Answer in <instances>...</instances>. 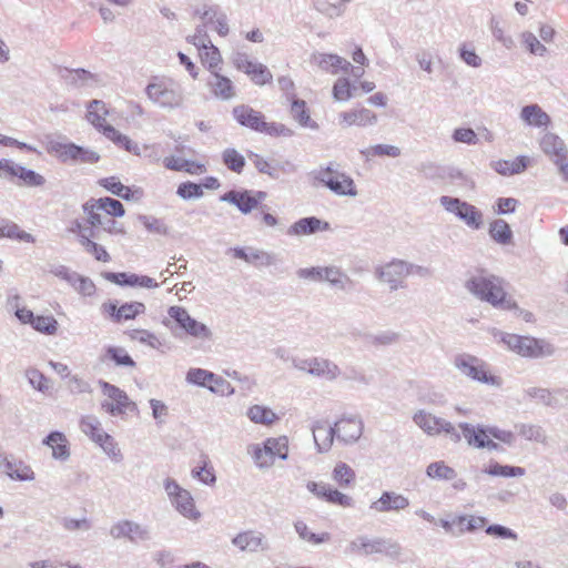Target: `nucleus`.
<instances>
[{"mask_svg":"<svg viewBox=\"0 0 568 568\" xmlns=\"http://www.w3.org/2000/svg\"><path fill=\"white\" fill-rule=\"evenodd\" d=\"M465 287L475 297L496 308L504 311L517 308V303L505 291V281L494 274L480 272L473 275L466 281Z\"/></svg>","mask_w":568,"mask_h":568,"instance_id":"f257e3e1","label":"nucleus"},{"mask_svg":"<svg viewBox=\"0 0 568 568\" xmlns=\"http://www.w3.org/2000/svg\"><path fill=\"white\" fill-rule=\"evenodd\" d=\"M346 555H384L390 559H398L403 555L400 544L390 538L369 537L367 535H358L349 541L345 548Z\"/></svg>","mask_w":568,"mask_h":568,"instance_id":"f03ea898","label":"nucleus"},{"mask_svg":"<svg viewBox=\"0 0 568 568\" xmlns=\"http://www.w3.org/2000/svg\"><path fill=\"white\" fill-rule=\"evenodd\" d=\"M500 341L507 345L509 351L523 357H546L551 356L555 352L552 345L531 336H520L500 332Z\"/></svg>","mask_w":568,"mask_h":568,"instance_id":"7ed1b4c3","label":"nucleus"},{"mask_svg":"<svg viewBox=\"0 0 568 568\" xmlns=\"http://www.w3.org/2000/svg\"><path fill=\"white\" fill-rule=\"evenodd\" d=\"M334 166V163H329L314 171V179L336 195L355 197L358 192L354 180L348 174L335 170Z\"/></svg>","mask_w":568,"mask_h":568,"instance_id":"20e7f679","label":"nucleus"},{"mask_svg":"<svg viewBox=\"0 0 568 568\" xmlns=\"http://www.w3.org/2000/svg\"><path fill=\"white\" fill-rule=\"evenodd\" d=\"M48 152L54 154L63 163H97L100 155L90 149L71 142L49 141Z\"/></svg>","mask_w":568,"mask_h":568,"instance_id":"39448f33","label":"nucleus"},{"mask_svg":"<svg viewBox=\"0 0 568 568\" xmlns=\"http://www.w3.org/2000/svg\"><path fill=\"white\" fill-rule=\"evenodd\" d=\"M413 422L429 436L446 434L454 443H459L462 439V435L450 422L425 409L417 410L413 415Z\"/></svg>","mask_w":568,"mask_h":568,"instance_id":"423d86ee","label":"nucleus"},{"mask_svg":"<svg viewBox=\"0 0 568 568\" xmlns=\"http://www.w3.org/2000/svg\"><path fill=\"white\" fill-rule=\"evenodd\" d=\"M454 365L460 374L474 381L494 386H500L501 384L499 377L488 374L485 363L476 356L469 354L457 355Z\"/></svg>","mask_w":568,"mask_h":568,"instance_id":"0eeeda50","label":"nucleus"},{"mask_svg":"<svg viewBox=\"0 0 568 568\" xmlns=\"http://www.w3.org/2000/svg\"><path fill=\"white\" fill-rule=\"evenodd\" d=\"M439 202L447 212L457 216L467 226L474 230L481 227L483 213L475 205L448 195L440 196Z\"/></svg>","mask_w":568,"mask_h":568,"instance_id":"6e6552de","label":"nucleus"},{"mask_svg":"<svg viewBox=\"0 0 568 568\" xmlns=\"http://www.w3.org/2000/svg\"><path fill=\"white\" fill-rule=\"evenodd\" d=\"M164 490L175 509L185 518L197 520L201 514L196 510L191 493L182 488L176 480L166 478Z\"/></svg>","mask_w":568,"mask_h":568,"instance_id":"1a4fd4ad","label":"nucleus"},{"mask_svg":"<svg viewBox=\"0 0 568 568\" xmlns=\"http://www.w3.org/2000/svg\"><path fill=\"white\" fill-rule=\"evenodd\" d=\"M149 100L164 110H174L183 105L184 97L181 90L165 82H152L145 88Z\"/></svg>","mask_w":568,"mask_h":568,"instance_id":"9d476101","label":"nucleus"},{"mask_svg":"<svg viewBox=\"0 0 568 568\" xmlns=\"http://www.w3.org/2000/svg\"><path fill=\"white\" fill-rule=\"evenodd\" d=\"M168 314L187 335L197 339L212 338L211 329L205 324L193 318L184 307L171 306L168 310Z\"/></svg>","mask_w":568,"mask_h":568,"instance_id":"9b49d317","label":"nucleus"},{"mask_svg":"<svg viewBox=\"0 0 568 568\" xmlns=\"http://www.w3.org/2000/svg\"><path fill=\"white\" fill-rule=\"evenodd\" d=\"M525 398L550 408H561L568 404V389H548L544 387H528L524 389Z\"/></svg>","mask_w":568,"mask_h":568,"instance_id":"f8f14e48","label":"nucleus"},{"mask_svg":"<svg viewBox=\"0 0 568 568\" xmlns=\"http://www.w3.org/2000/svg\"><path fill=\"white\" fill-rule=\"evenodd\" d=\"M375 274L381 282L389 286L390 291H397L399 288L406 287V261L393 260L389 263L377 267Z\"/></svg>","mask_w":568,"mask_h":568,"instance_id":"ddd939ff","label":"nucleus"},{"mask_svg":"<svg viewBox=\"0 0 568 568\" xmlns=\"http://www.w3.org/2000/svg\"><path fill=\"white\" fill-rule=\"evenodd\" d=\"M0 474L13 481H32L36 478L31 466L13 455H0Z\"/></svg>","mask_w":568,"mask_h":568,"instance_id":"4468645a","label":"nucleus"},{"mask_svg":"<svg viewBox=\"0 0 568 568\" xmlns=\"http://www.w3.org/2000/svg\"><path fill=\"white\" fill-rule=\"evenodd\" d=\"M232 545L240 551L247 552H267L271 545L266 536L258 530H245L239 532L232 538Z\"/></svg>","mask_w":568,"mask_h":568,"instance_id":"2eb2a0df","label":"nucleus"},{"mask_svg":"<svg viewBox=\"0 0 568 568\" xmlns=\"http://www.w3.org/2000/svg\"><path fill=\"white\" fill-rule=\"evenodd\" d=\"M110 535L114 539L128 538L132 542L145 541L151 537L146 526L132 520L118 521L111 527Z\"/></svg>","mask_w":568,"mask_h":568,"instance_id":"dca6fc26","label":"nucleus"},{"mask_svg":"<svg viewBox=\"0 0 568 568\" xmlns=\"http://www.w3.org/2000/svg\"><path fill=\"white\" fill-rule=\"evenodd\" d=\"M336 438L344 444L356 443L364 430V423L358 416H344L335 423Z\"/></svg>","mask_w":568,"mask_h":568,"instance_id":"f3484780","label":"nucleus"},{"mask_svg":"<svg viewBox=\"0 0 568 568\" xmlns=\"http://www.w3.org/2000/svg\"><path fill=\"white\" fill-rule=\"evenodd\" d=\"M409 506V500L396 491H384L381 497L369 506L376 513L400 511Z\"/></svg>","mask_w":568,"mask_h":568,"instance_id":"a211bd4d","label":"nucleus"},{"mask_svg":"<svg viewBox=\"0 0 568 568\" xmlns=\"http://www.w3.org/2000/svg\"><path fill=\"white\" fill-rule=\"evenodd\" d=\"M104 277L120 286H141L146 288H155L159 284L146 275H138L133 273H105Z\"/></svg>","mask_w":568,"mask_h":568,"instance_id":"6ab92c4d","label":"nucleus"},{"mask_svg":"<svg viewBox=\"0 0 568 568\" xmlns=\"http://www.w3.org/2000/svg\"><path fill=\"white\" fill-rule=\"evenodd\" d=\"M233 116L242 126L258 132L264 120L262 112L254 110L250 105L240 104L233 108Z\"/></svg>","mask_w":568,"mask_h":568,"instance_id":"aec40b11","label":"nucleus"},{"mask_svg":"<svg viewBox=\"0 0 568 568\" xmlns=\"http://www.w3.org/2000/svg\"><path fill=\"white\" fill-rule=\"evenodd\" d=\"M312 432L318 452L329 450L336 437L335 424L332 426L326 420H316Z\"/></svg>","mask_w":568,"mask_h":568,"instance_id":"412c9836","label":"nucleus"},{"mask_svg":"<svg viewBox=\"0 0 568 568\" xmlns=\"http://www.w3.org/2000/svg\"><path fill=\"white\" fill-rule=\"evenodd\" d=\"M99 386L101 387L103 395L110 398L115 405H119L124 413H126V410H136V404L132 402L128 394L118 386L102 379L99 381Z\"/></svg>","mask_w":568,"mask_h":568,"instance_id":"4be33fe9","label":"nucleus"},{"mask_svg":"<svg viewBox=\"0 0 568 568\" xmlns=\"http://www.w3.org/2000/svg\"><path fill=\"white\" fill-rule=\"evenodd\" d=\"M310 375L324 378L327 382H335L342 375V371L336 363L328 358L313 357Z\"/></svg>","mask_w":568,"mask_h":568,"instance_id":"5701e85b","label":"nucleus"},{"mask_svg":"<svg viewBox=\"0 0 568 568\" xmlns=\"http://www.w3.org/2000/svg\"><path fill=\"white\" fill-rule=\"evenodd\" d=\"M220 200L235 205L243 214L251 213L256 207V201L251 191H229Z\"/></svg>","mask_w":568,"mask_h":568,"instance_id":"b1692460","label":"nucleus"},{"mask_svg":"<svg viewBox=\"0 0 568 568\" xmlns=\"http://www.w3.org/2000/svg\"><path fill=\"white\" fill-rule=\"evenodd\" d=\"M329 224L315 216L303 217L293 223L288 230V235H311L317 231H326Z\"/></svg>","mask_w":568,"mask_h":568,"instance_id":"393cba45","label":"nucleus"},{"mask_svg":"<svg viewBox=\"0 0 568 568\" xmlns=\"http://www.w3.org/2000/svg\"><path fill=\"white\" fill-rule=\"evenodd\" d=\"M539 145L542 152L552 161L555 159L568 158V150L565 142L555 133L548 132L544 134Z\"/></svg>","mask_w":568,"mask_h":568,"instance_id":"a878e982","label":"nucleus"},{"mask_svg":"<svg viewBox=\"0 0 568 568\" xmlns=\"http://www.w3.org/2000/svg\"><path fill=\"white\" fill-rule=\"evenodd\" d=\"M529 158L519 155L515 160H498L493 161L490 166L500 175L510 176L520 174L528 168Z\"/></svg>","mask_w":568,"mask_h":568,"instance_id":"bb28decb","label":"nucleus"},{"mask_svg":"<svg viewBox=\"0 0 568 568\" xmlns=\"http://www.w3.org/2000/svg\"><path fill=\"white\" fill-rule=\"evenodd\" d=\"M342 123L345 126H371L377 123V115L368 109L353 110L341 113Z\"/></svg>","mask_w":568,"mask_h":568,"instance_id":"cd10ccee","label":"nucleus"},{"mask_svg":"<svg viewBox=\"0 0 568 568\" xmlns=\"http://www.w3.org/2000/svg\"><path fill=\"white\" fill-rule=\"evenodd\" d=\"M209 85L211 87L213 94L219 99L231 100L235 97L233 82L216 71H212Z\"/></svg>","mask_w":568,"mask_h":568,"instance_id":"c85d7f7f","label":"nucleus"},{"mask_svg":"<svg viewBox=\"0 0 568 568\" xmlns=\"http://www.w3.org/2000/svg\"><path fill=\"white\" fill-rule=\"evenodd\" d=\"M43 444L52 449V457L58 460H67L70 457L68 439L61 432H51L44 439Z\"/></svg>","mask_w":568,"mask_h":568,"instance_id":"c756f323","label":"nucleus"},{"mask_svg":"<svg viewBox=\"0 0 568 568\" xmlns=\"http://www.w3.org/2000/svg\"><path fill=\"white\" fill-rule=\"evenodd\" d=\"M458 427L462 429L463 436L467 444L475 448H485V443L489 437L488 428L483 426H474L468 423H460Z\"/></svg>","mask_w":568,"mask_h":568,"instance_id":"7c9ffc66","label":"nucleus"},{"mask_svg":"<svg viewBox=\"0 0 568 568\" xmlns=\"http://www.w3.org/2000/svg\"><path fill=\"white\" fill-rule=\"evenodd\" d=\"M520 119L528 125L542 128L550 124V116L538 105L529 104L521 109Z\"/></svg>","mask_w":568,"mask_h":568,"instance_id":"2f4dec72","label":"nucleus"},{"mask_svg":"<svg viewBox=\"0 0 568 568\" xmlns=\"http://www.w3.org/2000/svg\"><path fill=\"white\" fill-rule=\"evenodd\" d=\"M108 114H109V111L103 101L92 100L89 102L87 120L102 134H103V128L109 125V124H105V118Z\"/></svg>","mask_w":568,"mask_h":568,"instance_id":"473e14b6","label":"nucleus"},{"mask_svg":"<svg viewBox=\"0 0 568 568\" xmlns=\"http://www.w3.org/2000/svg\"><path fill=\"white\" fill-rule=\"evenodd\" d=\"M100 184L112 194L123 200H140L142 196L141 190L132 191L129 186L123 185L114 176L101 180Z\"/></svg>","mask_w":568,"mask_h":568,"instance_id":"72a5a7b5","label":"nucleus"},{"mask_svg":"<svg viewBox=\"0 0 568 568\" xmlns=\"http://www.w3.org/2000/svg\"><path fill=\"white\" fill-rule=\"evenodd\" d=\"M80 428L95 444H99L103 438H106L108 433L103 430L100 420L95 416L88 415L82 417Z\"/></svg>","mask_w":568,"mask_h":568,"instance_id":"f704fd0d","label":"nucleus"},{"mask_svg":"<svg viewBox=\"0 0 568 568\" xmlns=\"http://www.w3.org/2000/svg\"><path fill=\"white\" fill-rule=\"evenodd\" d=\"M103 135L111 140L119 148H122L125 151L134 154H140L138 144L134 143L128 135L120 133L112 125L103 128Z\"/></svg>","mask_w":568,"mask_h":568,"instance_id":"c9c22d12","label":"nucleus"},{"mask_svg":"<svg viewBox=\"0 0 568 568\" xmlns=\"http://www.w3.org/2000/svg\"><path fill=\"white\" fill-rule=\"evenodd\" d=\"M318 65L321 69L333 74H336L338 71L348 72L351 69V63L336 54H321Z\"/></svg>","mask_w":568,"mask_h":568,"instance_id":"e433bc0d","label":"nucleus"},{"mask_svg":"<svg viewBox=\"0 0 568 568\" xmlns=\"http://www.w3.org/2000/svg\"><path fill=\"white\" fill-rule=\"evenodd\" d=\"M2 224L3 237L26 243L36 242L34 236L22 230L16 222L8 219H2Z\"/></svg>","mask_w":568,"mask_h":568,"instance_id":"4c0bfd02","label":"nucleus"},{"mask_svg":"<svg viewBox=\"0 0 568 568\" xmlns=\"http://www.w3.org/2000/svg\"><path fill=\"white\" fill-rule=\"evenodd\" d=\"M489 235L495 242L503 245L509 244L513 239L510 226L501 219L495 220L490 223Z\"/></svg>","mask_w":568,"mask_h":568,"instance_id":"58836bf2","label":"nucleus"},{"mask_svg":"<svg viewBox=\"0 0 568 568\" xmlns=\"http://www.w3.org/2000/svg\"><path fill=\"white\" fill-rule=\"evenodd\" d=\"M102 205L99 204L97 199H90L82 205L85 215L84 222L91 226H102L104 214L102 213Z\"/></svg>","mask_w":568,"mask_h":568,"instance_id":"ea45409f","label":"nucleus"},{"mask_svg":"<svg viewBox=\"0 0 568 568\" xmlns=\"http://www.w3.org/2000/svg\"><path fill=\"white\" fill-rule=\"evenodd\" d=\"M291 114L294 120H296L302 126L317 129L318 125L316 122L311 120L308 111L306 109V103L300 99H292L291 105Z\"/></svg>","mask_w":568,"mask_h":568,"instance_id":"a19ab883","label":"nucleus"},{"mask_svg":"<svg viewBox=\"0 0 568 568\" xmlns=\"http://www.w3.org/2000/svg\"><path fill=\"white\" fill-rule=\"evenodd\" d=\"M246 415L255 424L271 425L277 419L276 414L271 408L262 405L251 406Z\"/></svg>","mask_w":568,"mask_h":568,"instance_id":"79ce46f5","label":"nucleus"},{"mask_svg":"<svg viewBox=\"0 0 568 568\" xmlns=\"http://www.w3.org/2000/svg\"><path fill=\"white\" fill-rule=\"evenodd\" d=\"M248 450L252 454L255 465L261 468H270L274 464V458L271 455V447H266L265 443L261 445H252Z\"/></svg>","mask_w":568,"mask_h":568,"instance_id":"37998d69","label":"nucleus"},{"mask_svg":"<svg viewBox=\"0 0 568 568\" xmlns=\"http://www.w3.org/2000/svg\"><path fill=\"white\" fill-rule=\"evenodd\" d=\"M323 281L339 290H345L346 284L351 282L349 277L335 266L323 267Z\"/></svg>","mask_w":568,"mask_h":568,"instance_id":"c03bdc74","label":"nucleus"},{"mask_svg":"<svg viewBox=\"0 0 568 568\" xmlns=\"http://www.w3.org/2000/svg\"><path fill=\"white\" fill-rule=\"evenodd\" d=\"M361 154L366 159H369L371 156L398 158L402 154V151L396 145L376 144L365 150H361Z\"/></svg>","mask_w":568,"mask_h":568,"instance_id":"a18cd8bd","label":"nucleus"},{"mask_svg":"<svg viewBox=\"0 0 568 568\" xmlns=\"http://www.w3.org/2000/svg\"><path fill=\"white\" fill-rule=\"evenodd\" d=\"M222 161L229 170L235 173H241L245 166L244 156L233 148H229L223 151Z\"/></svg>","mask_w":568,"mask_h":568,"instance_id":"49530a36","label":"nucleus"},{"mask_svg":"<svg viewBox=\"0 0 568 568\" xmlns=\"http://www.w3.org/2000/svg\"><path fill=\"white\" fill-rule=\"evenodd\" d=\"M355 471L346 463L339 462L333 470V479L342 487H347L355 481Z\"/></svg>","mask_w":568,"mask_h":568,"instance_id":"de8ad7c7","label":"nucleus"},{"mask_svg":"<svg viewBox=\"0 0 568 568\" xmlns=\"http://www.w3.org/2000/svg\"><path fill=\"white\" fill-rule=\"evenodd\" d=\"M104 359H110L114 362L115 365L118 366H135V362L133 361V358L122 347L109 346L105 349Z\"/></svg>","mask_w":568,"mask_h":568,"instance_id":"09e8293b","label":"nucleus"},{"mask_svg":"<svg viewBox=\"0 0 568 568\" xmlns=\"http://www.w3.org/2000/svg\"><path fill=\"white\" fill-rule=\"evenodd\" d=\"M345 1L346 0H314V7L321 13L334 18L342 14Z\"/></svg>","mask_w":568,"mask_h":568,"instance_id":"8fccbe9b","label":"nucleus"},{"mask_svg":"<svg viewBox=\"0 0 568 568\" xmlns=\"http://www.w3.org/2000/svg\"><path fill=\"white\" fill-rule=\"evenodd\" d=\"M426 474L430 478L452 480L456 477L454 468L445 465L443 462H435L427 466Z\"/></svg>","mask_w":568,"mask_h":568,"instance_id":"3c124183","label":"nucleus"},{"mask_svg":"<svg viewBox=\"0 0 568 568\" xmlns=\"http://www.w3.org/2000/svg\"><path fill=\"white\" fill-rule=\"evenodd\" d=\"M294 528L301 539L307 540L314 545H320L329 540L328 532H323L321 535L311 532L307 525L302 520L296 521L294 524Z\"/></svg>","mask_w":568,"mask_h":568,"instance_id":"603ef678","label":"nucleus"},{"mask_svg":"<svg viewBox=\"0 0 568 568\" xmlns=\"http://www.w3.org/2000/svg\"><path fill=\"white\" fill-rule=\"evenodd\" d=\"M16 178H18L23 185L29 187H39L45 184L43 175L22 165L20 166Z\"/></svg>","mask_w":568,"mask_h":568,"instance_id":"864d4df0","label":"nucleus"},{"mask_svg":"<svg viewBox=\"0 0 568 568\" xmlns=\"http://www.w3.org/2000/svg\"><path fill=\"white\" fill-rule=\"evenodd\" d=\"M185 379L189 384L207 388L212 379H214V373L203 368H190Z\"/></svg>","mask_w":568,"mask_h":568,"instance_id":"5fc2aeb1","label":"nucleus"},{"mask_svg":"<svg viewBox=\"0 0 568 568\" xmlns=\"http://www.w3.org/2000/svg\"><path fill=\"white\" fill-rule=\"evenodd\" d=\"M68 80L70 83L78 87L92 85L99 82L97 74H93L84 69L69 71Z\"/></svg>","mask_w":568,"mask_h":568,"instance_id":"6e6d98bb","label":"nucleus"},{"mask_svg":"<svg viewBox=\"0 0 568 568\" xmlns=\"http://www.w3.org/2000/svg\"><path fill=\"white\" fill-rule=\"evenodd\" d=\"M70 285L82 296H93L97 287L94 282L88 277L77 273Z\"/></svg>","mask_w":568,"mask_h":568,"instance_id":"4d7b16f0","label":"nucleus"},{"mask_svg":"<svg viewBox=\"0 0 568 568\" xmlns=\"http://www.w3.org/2000/svg\"><path fill=\"white\" fill-rule=\"evenodd\" d=\"M457 526L459 527L458 534L464 531H475L485 527L487 519L480 516H458L456 517Z\"/></svg>","mask_w":568,"mask_h":568,"instance_id":"13d9d810","label":"nucleus"},{"mask_svg":"<svg viewBox=\"0 0 568 568\" xmlns=\"http://www.w3.org/2000/svg\"><path fill=\"white\" fill-rule=\"evenodd\" d=\"M519 434L527 440H534L541 444H545L547 442L546 432L539 425L521 424L519 426Z\"/></svg>","mask_w":568,"mask_h":568,"instance_id":"bf43d9fd","label":"nucleus"},{"mask_svg":"<svg viewBox=\"0 0 568 568\" xmlns=\"http://www.w3.org/2000/svg\"><path fill=\"white\" fill-rule=\"evenodd\" d=\"M31 326L43 334L53 335L58 331V322L53 316H34Z\"/></svg>","mask_w":568,"mask_h":568,"instance_id":"052dcab7","label":"nucleus"},{"mask_svg":"<svg viewBox=\"0 0 568 568\" xmlns=\"http://www.w3.org/2000/svg\"><path fill=\"white\" fill-rule=\"evenodd\" d=\"M97 201L102 205L101 209L102 212H104V215L111 217H121L125 213L124 206L119 200L112 197H100L97 199Z\"/></svg>","mask_w":568,"mask_h":568,"instance_id":"680f3d73","label":"nucleus"},{"mask_svg":"<svg viewBox=\"0 0 568 568\" xmlns=\"http://www.w3.org/2000/svg\"><path fill=\"white\" fill-rule=\"evenodd\" d=\"M486 473L491 476L519 477L525 474V469L517 466L500 465L495 463L489 466Z\"/></svg>","mask_w":568,"mask_h":568,"instance_id":"e2e57ef3","label":"nucleus"},{"mask_svg":"<svg viewBox=\"0 0 568 568\" xmlns=\"http://www.w3.org/2000/svg\"><path fill=\"white\" fill-rule=\"evenodd\" d=\"M61 525L64 530L73 532V531H89L92 528V523L89 518H72V517H63L61 519Z\"/></svg>","mask_w":568,"mask_h":568,"instance_id":"0e129e2a","label":"nucleus"},{"mask_svg":"<svg viewBox=\"0 0 568 568\" xmlns=\"http://www.w3.org/2000/svg\"><path fill=\"white\" fill-rule=\"evenodd\" d=\"M27 378L31 386L41 393H47L51 388V381L47 378L38 369H28Z\"/></svg>","mask_w":568,"mask_h":568,"instance_id":"69168bd1","label":"nucleus"},{"mask_svg":"<svg viewBox=\"0 0 568 568\" xmlns=\"http://www.w3.org/2000/svg\"><path fill=\"white\" fill-rule=\"evenodd\" d=\"M266 447H271V455L273 458L276 456L283 460H286L288 457V448H287V438L278 437V438H267L265 442Z\"/></svg>","mask_w":568,"mask_h":568,"instance_id":"338daca9","label":"nucleus"},{"mask_svg":"<svg viewBox=\"0 0 568 568\" xmlns=\"http://www.w3.org/2000/svg\"><path fill=\"white\" fill-rule=\"evenodd\" d=\"M247 74L257 85H264L265 83H268L273 78L270 70L264 64L258 62H254Z\"/></svg>","mask_w":568,"mask_h":568,"instance_id":"774afa93","label":"nucleus"}]
</instances>
